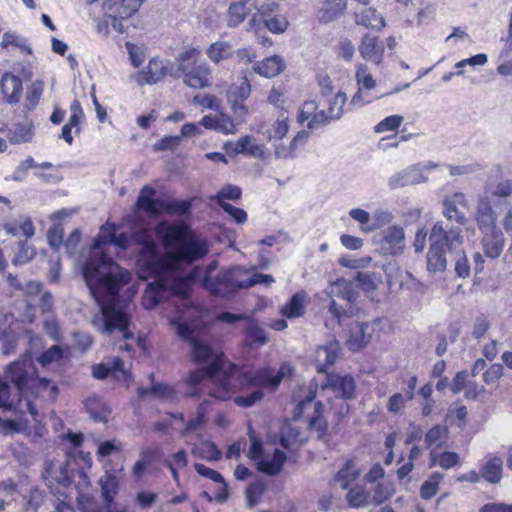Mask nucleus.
<instances>
[{"label": "nucleus", "instance_id": "obj_1", "mask_svg": "<svg viewBox=\"0 0 512 512\" xmlns=\"http://www.w3.org/2000/svg\"><path fill=\"white\" fill-rule=\"evenodd\" d=\"M155 231L165 244H175V249L170 255L163 256L149 235H136L137 241L142 243L137 262L139 276L154 278L148 285L153 290V306L170 294L185 297L187 283L180 264H193L209 253L207 240L194 232L184 233L167 221L159 222Z\"/></svg>", "mask_w": 512, "mask_h": 512}, {"label": "nucleus", "instance_id": "obj_2", "mask_svg": "<svg viewBox=\"0 0 512 512\" xmlns=\"http://www.w3.org/2000/svg\"><path fill=\"white\" fill-rule=\"evenodd\" d=\"M82 277L99 311L92 316V326L101 334L111 335L115 331L124 339H133L131 325V300L136 290L128 288L125 295L120 292L131 280V273L121 268L105 253L93 254L81 267Z\"/></svg>", "mask_w": 512, "mask_h": 512}, {"label": "nucleus", "instance_id": "obj_3", "mask_svg": "<svg viewBox=\"0 0 512 512\" xmlns=\"http://www.w3.org/2000/svg\"><path fill=\"white\" fill-rule=\"evenodd\" d=\"M292 373V367L284 363L276 371L271 367H264L256 371L242 372L236 365L215 363L205 370H192L185 383L191 388L189 395L200 397L202 393L218 400H227L238 390L254 387L246 395H239L234 402L240 407H251L260 401L264 394L262 388L276 390L285 376Z\"/></svg>", "mask_w": 512, "mask_h": 512}, {"label": "nucleus", "instance_id": "obj_4", "mask_svg": "<svg viewBox=\"0 0 512 512\" xmlns=\"http://www.w3.org/2000/svg\"><path fill=\"white\" fill-rule=\"evenodd\" d=\"M246 269L241 266H232L219 270L213 279H206L202 287L211 295L217 297H230L238 290L245 289Z\"/></svg>", "mask_w": 512, "mask_h": 512}, {"label": "nucleus", "instance_id": "obj_5", "mask_svg": "<svg viewBox=\"0 0 512 512\" xmlns=\"http://www.w3.org/2000/svg\"><path fill=\"white\" fill-rule=\"evenodd\" d=\"M37 373L30 353L22 354L18 359L9 363L4 370L5 382L12 383L20 396L27 391V386Z\"/></svg>", "mask_w": 512, "mask_h": 512}, {"label": "nucleus", "instance_id": "obj_6", "mask_svg": "<svg viewBox=\"0 0 512 512\" xmlns=\"http://www.w3.org/2000/svg\"><path fill=\"white\" fill-rule=\"evenodd\" d=\"M439 164L433 161L419 162L394 173L388 180L391 189L418 185L429 181L427 172L435 170Z\"/></svg>", "mask_w": 512, "mask_h": 512}, {"label": "nucleus", "instance_id": "obj_7", "mask_svg": "<svg viewBox=\"0 0 512 512\" xmlns=\"http://www.w3.org/2000/svg\"><path fill=\"white\" fill-rule=\"evenodd\" d=\"M463 243L462 227L453 223L436 221L429 234V244L452 251L458 249Z\"/></svg>", "mask_w": 512, "mask_h": 512}, {"label": "nucleus", "instance_id": "obj_8", "mask_svg": "<svg viewBox=\"0 0 512 512\" xmlns=\"http://www.w3.org/2000/svg\"><path fill=\"white\" fill-rule=\"evenodd\" d=\"M251 446L249 449V457L256 462L258 471L275 476L282 470L284 463L287 460L286 454L276 448L273 452L272 458L266 459L263 456L262 442L250 433Z\"/></svg>", "mask_w": 512, "mask_h": 512}, {"label": "nucleus", "instance_id": "obj_9", "mask_svg": "<svg viewBox=\"0 0 512 512\" xmlns=\"http://www.w3.org/2000/svg\"><path fill=\"white\" fill-rule=\"evenodd\" d=\"M378 248L384 256H398L404 252L406 237L404 229L399 225H392L383 230L378 240Z\"/></svg>", "mask_w": 512, "mask_h": 512}, {"label": "nucleus", "instance_id": "obj_10", "mask_svg": "<svg viewBox=\"0 0 512 512\" xmlns=\"http://www.w3.org/2000/svg\"><path fill=\"white\" fill-rule=\"evenodd\" d=\"M178 72L181 73L183 83L193 89H203L210 87L211 82V68L207 63H192L190 66H178Z\"/></svg>", "mask_w": 512, "mask_h": 512}, {"label": "nucleus", "instance_id": "obj_11", "mask_svg": "<svg viewBox=\"0 0 512 512\" xmlns=\"http://www.w3.org/2000/svg\"><path fill=\"white\" fill-rule=\"evenodd\" d=\"M467 206L466 196L462 192H456L451 196H446L441 203V214L444 217L443 222L453 223L460 227L468 223L466 214L460 210V207Z\"/></svg>", "mask_w": 512, "mask_h": 512}, {"label": "nucleus", "instance_id": "obj_12", "mask_svg": "<svg viewBox=\"0 0 512 512\" xmlns=\"http://www.w3.org/2000/svg\"><path fill=\"white\" fill-rule=\"evenodd\" d=\"M43 477L48 482V485L57 483L64 488H67L72 483L73 471L70 469V462L51 461L48 463L43 471Z\"/></svg>", "mask_w": 512, "mask_h": 512}, {"label": "nucleus", "instance_id": "obj_13", "mask_svg": "<svg viewBox=\"0 0 512 512\" xmlns=\"http://www.w3.org/2000/svg\"><path fill=\"white\" fill-rule=\"evenodd\" d=\"M326 387L330 388L337 398L348 400L354 397L356 384L351 375L329 374Z\"/></svg>", "mask_w": 512, "mask_h": 512}, {"label": "nucleus", "instance_id": "obj_14", "mask_svg": "<svg viewBox=\"0 0 512 512\" xmlns=\"http://www.w3.org/2000/svg\"><path fill=\"white\" fill-rule=\"evenodd\" d=\"M190 346H191L192 360L195 363L209 362L204 367L197 368L196 370L203 371L215 363H219V364L221 363V365H223V366L225 365V368H227L228 365H232L231 363L224 361L222 359V357L214 355L211 347L199 339H192Z\"/></svg>", "mask_w": 512, "mask_h": 512}, {"label": "nucleus", "instance_id": "obj_15", "mask_svg": "<svg viewBox=\"0 0 512 512\" xmlns=\"http://www.w3.org/2000/svg\"><path fill=\"white\" fill-rule=\"evenodd\" d=\"M49 384L50 379L46 377H39L36 373L35 376H33V378L31 379L30 383L28 384L27 391H25L24 395L22 396L25 398V409L31 414V416L34 419L36 418L38 412L30 397H46Z\"/></svg>", "mask_w": 512, "mask_h": 512}, {"label": "nucleus", "instance_id": "obj_16", "mask_svg": "<svg viewBox=\"0 0 512 512\" xmlns=\"http://www.w3.org/2000/svg\"><path fill=\"white\" fill-rule=\"evenodd\" d=\"M142 0H106L103 9L106 18H129L138 11Z\"/></svg>", "mask_w": 512, "mask_h": 512}, {"label": "nucleus", "instance_id": "obj_17", "mask_svg": "<svg viewBox=\"0 0 512 512\" xmlns=\"http://www.w3.org/2000/svg\"><path fill=\"white\" fill-rule=\"evenodd\" d=\"M481 245L484 255L490 259H497L503 252L505 236L501 229L481 233Z\"/></svg>", "mask_w": 512, "mask_h": 512}, {"label": "nucleus", "instance_id": "obj_18", "mask_svg": "<svg viewBox=\"0 0 512 512\" xmlns=\"http://www.w3.org/2000/svg\"><path fill=\"white\" fill-rule=\"evenodd\" d=\"M330 295L345 300L347 302L346 306H349L350 313H353L352 304L359 297L358 285H356L354 279H337L332 284Z\"/></svg>", "mask_w": 512, "mask_h": 512}, {"label": "nucleus", "instance_id": "obj_19", "mask_svg": "<svg viewBox=\"0 0 512 512\" xmlns=\"http://www.w3.org/2000/svg\"><path fill=\"white\" fill-rule=\"evenodd\" d=\"M358 49L362 58L367 61L380 64L383 60L384 46L376 36L365 34Z\"/></svg>", "mask_w": 512, "mask_h": 512}, {"label": "nucleus", "instance_id": "obj_20", "mask_svg": "<svg viewBox=\"0 0 512 512\" xmlns=\"http://www.w3.org/2000/svg\"><path fill=\"white\" fill-rule=\"evenodd\" d=\"M0 89L9 104L18 103L23 91L22 80L18 76L6 72L0 79Z\"/></svg>", "mask_w": 512, "mask_h": 512}, {"label": "nucleus", "instance_id": "obj_21", "mask_svg": "<svg viewBox=\"0 0 512 512\" xmlns=\"http://www.w3.org/2000/svg\"><path fill=\"white\" fill-rule=\"evenodd\" d=\"M498 215L493 212L486 201L477 202L475 221L481 233L500 229L497 227Z\"/></svg>", "mask_w": 512, "mask_h": 512}, {"label": "nucleus", "instance_id": "obj_22", "mask_svg": "<svg viewBox=\"0 0 512 512\" xmlns=\"http://www.w3.org/2000/svg\"><path fill=\"white\" fill-rule=\"evenodd\" d=\"M361 471L356 467L353 459H348L343 467L335 474L330 485L339 487L342 490L350 489V486L360 476Z\"/></svg>", "mask_w": 512, "mask_h": 512}, {"label": "nucleus", "instance_id": "obj_23", "mask_svg": "<svg viewBox=\"0 0 512 512\" xmlns=\"http://www.w3.org/2000/svg\"><path fill=\"white\" fill-rule=\"evenodd\" d=\"M156 190L148 185L144 186L136 201V209L143 210L150 215L159 216L162 213L161 203L154 198Z\"/></svg>", "mask_w": 512, "mask_h": 512}, {"label": "nucleus", "instance_id": "obj_24", "mask_svg": "<svg viewBox=\"0 0 512 512\" xmlns=\"http://www.w3.org/2000/svg\"><path fill=\"white\" fill-rule=\"evenodd\" d=\"M347 6V0H324L317 12L321 23H330L338 19Z\"/></svg>", "mask_w": 512, "mask_h": 512}, {"label": "nucleus", "instance_id": "obj_25", "mask_svg": "<svg viewBox=\"0 0 512 512\" xmlns=\"http://www.w3.org/2000/svg\"><path fill=\"white\" fill-rule=\"evenodd\" d=\"M373 329L366 322H355L351 327L350 337L348 340L350 350H359L367 344L372 336Z\"/></svg>", "mask_w": 512, "mask_h": 512}, {"label": "nucleus", "instance_id": "obj_26", "mask_svg": "<svg viewBox=\"0 0 512 512\" xmlns=\"http://www.w3.org/2000/svg\"><path fill=\"white\" fill-rule=\"evenodd\" d=\"M286 67L285 61L278 55L265 58L261 62H256L253 70L266 78H272L280 74Z\"/></svg>", "mask_w": 512, "mask_h": 512}, {"label": "nucleus", "instance_id": "obj_27", "mask_svg": "<svg viewBox=\"0 0 512 512\" xmlns=\"http://www.w3.org/2000/svg\"><path fill=\"white\" fill-rule=\"evenodd\" d=\"M227 149H231L236 154H248L253 157H262L264 154V145L253 142V138L249 135L243 136L235 143H227Z\"/></svg>", "mask_w": 512, "mask_h": 512}, {"label": "nucleus", "instance_id": "obj_28", "mask_svg": "<svg viewBox=\"0 0 512 512\" xmlns=\"http://www.w3.org/2000/svg\"><path fill=\"white\" fill-rule=\"evenodd\" d=\"M355 22L357 25L378 30L385 26L383 17L371 7H362L356 11Z\"/></svg>", "mask_w": 512, "mask_h": 512}, {"label": "nucleus", "instance_id": "obj_29", "mask_svg": "<svg viewBox=\"0 0 512 512\" xmlns=\"http://www.w3.org/2000/svg\"><path fill=\"white\" fill-rule=\"evenodd\" d=\"M165 76V67L162 61L152 59L147 67L138 75L137 82L143 84H155Z\"/></svg>", "mask_w": 512, "mask_h": 512}, {"label": "nucleus", "instance_id": "obj_30", "mask_svg": "<svg viewBox=\"0 0 512 512\" xmlns=\"http://www.w3.org/2000/svg\"><path fill=\"white\" fill-rule=\"evenodd\" d=\"M446 252L429 244L427 253L426 266L430 274L443 273L447 268Z\"/></svg>", "mask_w": 512, "mask_h": 512}, {"label": "nucleus", "instance_id": "obj_31", "mask_svg": "<svg viewBox=\"0 0 512 512\" xmlns=\"http://www.w3.org/2000/svg\"><path fill=\"white\" fill-rule=\"evenodd\" d=\"M323 404L321 402L314 403V412L309 419L308 427L310 430L317 432V439L322 441L328 440L327 421L323 417Z\"/></svg>", "mask_w": 512, "mask_h": 512}, {"label": "nucleus", "instance_id": "obj_32", "mask_svg": "<svg viewBox=\"0 0 512 512\" xmlns=\"http://www.w3.org/2000/svg\"><path fill=\"white\" fill-rule=\"evenodd\" d=\"M338 350L339 345L337 342H330L317 350L316 361L318 372H325L326 366H331L335 363Z\"/></svg>", "mask_w": 512, "mask_h": 512}, {"label": "nucleus", "instance_id": "obj_33", "mask_svg": "<svg viewBox=\"0 0 512 512\" xmlns=\"http://www.w3.org/2000/svg\"><path fill=\"white\" fill-rule=\"evenodd\" d=\"M33 123L26 121L25 123H17L14 125L13 129H10L8 132V139L11 144H22L28 143L32 141L34 132H33Z\"/></svg>", "mask_w": 512, "mask_h": 512}, {"label": "nucleus", "instance_id": "obj_34", "mask_svg": "<svg viewBox=\"0 0 512 512\" xmlns=\"http://www.w3.org/2000/svg\"><path fill=\"white\" fill-rule=\"evenodd\" d=\"M149 378L151 379L152 382L150 387L138 388V394L141 398H144L146 396H153L155 398L168 399L173 396L174 391L169 385L154 382L153 374H150Z\"/></svg>", "mask_w": 512, "mask_h": 512}, {"label": "nucleus", "instance_id": "obj_35", "mask_svg": "<svg viewBox=\"0 0 512 512\" xmlns=\"http://www.w3.org/2000/svg\"><path fill=\"white\" fill-rule=\"evenodd\" d=\"M503 461L500 457L490 458L480 469V475L492 484L499 483L502 478Z\"/></svg>", "mask_w": 512, "mask_h": 512}, {"label": "nucleus", "instance_id": "obj_36", "mask_svg": "<svg viewBox=\"0 0 512 512\" xmlns=\"http://www.w3.org/2000/svg\"><path fill=\"white\" fill-rule=\"evenodd\" d=\"M354 281L358 289L369 293L375 291L382 284V276L377 272H357Z\"/></svg>", "mask_w": 512, "mask_h": 512}, {"label": "nucleus", "instance_id": "obj_37", "mask_svg": "<svg viewBox=\"0 0 512 512\" xmlns=\"http://www.w3.org/2000/svg\"><path fill=\"white\" fill-rule=\"evenodd\" d=\"M305 292L295 293L290 300L282 307L281 313L286 318H296L304 314Z\"/></svg>", "mask_w": 512, "mask_h": 512}, {"label": "nucleus", "instance_id": "obj_38", "mask_svg": "<svg viewBox=\"0 0 512 512\" xmlns=\"http://www.w3.org/2000/svg\"><path fill=\"white\" fill-rule=\"evenodd\" d=\"M300 429L294 426L291 422L285 421L280 428L279 434L274 438H278L279 444L284 449H290L298 440Z\"/></svg>", "mask_w": 512, "mask_h": 512}, {"label": "nucleus", "instance_id": "obj_39", "mask_svg": "<svg viewBox=\"0 0 512 512\" xmlns=\"http://www.w3.org/2000/svg\"><path fill=\"white\" fill-rule=\"evenodd\" d=\"M102 497L108 507L112 504L114 496L118 493L119 482L116 476L106 472L99 480Z\"/></svg>", "mask_w": 512, "mask_h": 512}, {"label": "nucleus", "instance_id": "obj_40", "mask_svg": "<svg viewBox=\"0 0 512 512\" xmlns=\"http://www.w3.org/2000/svg\"><path fill=\"white\" fill-rule=\"evenodd\" d=\"M244 332L249 340V345L262 346L268 342L265 329L253 319H247Z\"/></svg>", "mask_w": 512, "mask_h": 512}, {"label": "nucleus", "instance_id": "obj_41", "mask_svg": "<svg viewBox=\"0 0 512 512\" xmlns=\"http://www.w3.org/2000/svg\"><path fill=\"white\" fill-rule=\"evenodd\" d=\"M206 54L213 63L217 64L232 57L233 50L228 42L217 41L209 46Z\"/></svg>", "mask_w": 512, "mask_h": 512}, {"label": "nucleus", "instance_id": "obj_42", "mask_svg": "<svg viewBox=\"0 0 512 512\" xmlns=\"http://www.w3.org/2000/svg\"><path fill=\"white\" fill-rule=\"evenodd\" d=\"M192 452L195 456L207 461H218L222 457L216 444L209 441H202L193 448Z\"/></svg>", "mask_w": 512, "mask_h": 512}, {"label": "nucleus", "instance_id": "obj_43", "mask_svg": "<svg viewBox=\"0 0 512 512\" xmlns=\"http://www.w3.org/2000/svg\"><path fill=\"white\" fill-rule=\"evenodd\" d=\"M346 501L350 507L360 508L370 504V492L362 486H355L349 489Z\"/></svg>", "mask_w": 512, "mask_h": 512}, {"label": "nucleus", "instance_id": "obj_44", "mask_svg": "<svg viewBox=\"0 0 512 512\" xmlns=\"http://www.w3.org/2000/svg\"><path fill=\"white\" fill-rule=\"evenodd\" d=\"M131 240V237L126 234L116 235L115 233H112L107 238H102L100 236L95 238L93 242V248L101 249L104 245L109 243L114 244L121 249H126L129 247Z\"/></svg>", "mask_w": 512, "mask_h": 512}, {"label": "nucleus", "instance_id": "obj_45", "mask_svg": "<svg viewBox=\"0 0 512 512\" xmlns=\"http://www.w3.org/2000/svg\"><path fill=\"white\" fill-rule=\"evenodd\" d=\"M248 13L244 2L232 3L228 9V25L236 27L242 23Z\"/></svg>", "mask_w": 512, "mask_h": 512}, {"label": "nucleus", "instance_id": "obj_46", "mask_svg": "<svg viewBox=\"0 0 512 512\" xmlns=\"http://www.w3.org/2000/svg\"><path fill=\"white\" fill-rule=\"evenodd\" d=\"M479 201H486L491 210L498 216L506 209L508 200L494 195L490 190L486 189L482 195L479 196Z\"/></svg>", "mask_w": 512, "mask_h": 512}, {"label": "nucleus", "instance_id": "obj_47", "mask_svg": "<svg viewBox=\"0 0 512 512\" xmlns=\"http://www.w3.org/2000/svg\"><path fill=\"white\" fill-rule=\"evenodd\" d=\"M393 220V215L387 210H376L371 216V223L367 227H362V231L371 232L377 230L385 225H388Z\"/></svg>", "mask_w": 512, "mask_h": 512}, {"label": "nucleus", "instance_id": "obj_48", "mask_svg": "<svg viewBox=\"0 0 512 512\" xmlns=\"http://www.w3.org/2000/svg\"><path fill=\"white\" fill-rule=\"evenodd\" d=\"M265 27L271 31L272 33L279 34L283 33L288 25L289 22L284 14H275L274 16H270L267 18L262 19Z\"/></svg>", "mask_w": 512, "mask_h": 512}, {"label": "nucleus", "instance_id": "obj_49", "mask_svg": "<svg viewBox=\"0 0 512 512\" xmlns=\"http://www.w3.org/2000/svg\"><path fill=\"white\" fill-rule=\"evenodd\" d=\"M467 414V408L464 405L450 408L446 414V421L450 425H456L458 428L463 429L466 425Z\"/></svg>", "mask_w": 512, "mask_h": 512}, {"label": "nucleus", "instance_id": "obj_50", "mask_svg": "<svg viewBox=\"0 0 512 512\" xmlns=\"http://www.w3.org/2000/svg\"><path fill=\"white\" fill-rule=\"evenodd\" d=\"M43 89H44V82L41 81V80H36L34 81L31 86L28 88L27 90V93H26V108L28 110H32L34 109L40 98H41V95L43 93Z\"/></svg>", "mask_w": 512, "mask_h": 512}, {"label": "nucleus", "instance_id": "obj_51", "mask_svg": "<svg viewBox=\"0 0 512 512\" xmlns=\"http://www.w3.org/2000/svg\"><path fill=\"white\" fill-rule=\"evenodd\" d=\"M328 312L331 314L332 319L326 321V326L334 327V324H340V319L342 316H351L353 313H350L349 306L342 307L337 304L334 299H331Z\"/></svg>", "mask_w": 512, "mask_h": 512}, {"label": "nucleus", "instance_id": "obj_52", "mask_svg": "<svg viewBox=\"0 0 512 512\" xmlns=\"http://www.w3.org/2000/svg\"><path fill=\"white\" fill-rule=\"evenodd\" d=\"M347 97L345 93L338 92L330 101L328 112L330 119L339 120L343 115V106L346 103Z\"/></svg>", "mask_w": 512, "mask_h": 512}, {"label": "nucleus", "instance_id": "obj_53", "mask_svg": "<svg viewBox=\"0 0 512 512\" xmlns=\"http://www.w3.org/2000/svg\"><path fill=\"white\" fill-rule=\"evenodd\" d=\"M98 404V400L96 398H88L86 401V408L89 412L91 418L96 422H106L108 415L111 411L106 407L102 406L100 410L96 409V405Z\"/></svg>", "mask_w": 512, "mask_h": 512}, {"label": "nucleus", "instance_id": "obj_54", "mask_svg": "<svg viewBox=\"0 0 512 512\" xmlns=\"http://www.w3.org/2000/svg\"><path fill=\"white\" fill-rule=\"evenodd\" d=\"M63 357V349L59 345H52L37 358L42 367H46L52 362L59 361Z\"/></svg>", "mask_w": 512, "mask_h": 512}, {"label": "nucleus", "instance_id": "obj_55", "mask_svg": "<svg viewBox=\"0 0 512 512\" xmlns=\"http://www.w3.org/2000/svg\"><path fill=\"white\" fill-rule=\"evenodd\" d=\"M64 229L61 224L53 225L47 232V241L54 251H59L63 246Z\"/></svg>", "mask_w": 512, "mask_h": 512}, {"label": "nucleus", "instance_id": "obj_56", "mask_svg": "<svg viewBox=\"0 0 512 512\" xmlns=\"http://www.w3.org/2000/svg\"><path fill=\"white\" fill-rule=\"evenodd\" d=\"M241 197V189L238 186L228 184L224 186L214 197L213 200L220 206V203H225L224 200H237Z\"/></svg>", "mask_w": 512, "mask_h": 512}, {"label": "nucleus", "instance_id": "obj_57", "mask_svg": "<svg viewBox=\"0 0 512 512\" xmlns=\"http://www.w3.org/2000/svg\"><path fill=\"white\" fill-rule=\"evenodd\" d=\"M281 1L282 0H266L257 9V15H259L260 19L262 20L264 18L274 16L275 14H281Z\"/></svg>", "mask_w": 512, "mask_h": 512}, {"label": "nucleus", "instance_id": "obj_58", "mask_svg": "<svg viewBox=\"0 0 512 512\" xmlns=\"http://www.w3.org/2000/svg\"><path fill=\"white\" fill-rule=\"evenodd\" d=\"M9 45H14V46L26 51L28 54L32 53V49L27 44L26 38L6 32L3 34L2 47L6 48Z\"/></svg>", "mask_w": 512, "mask_h": 512}, {"label": "nucleus", "instance_id": "obj_59", "mask_svg": "<svg viewBox=\"0 0 512 512\" xmlns=\"http://www.w3.org/2000/svg\"><path fill=\"white\" fill-rule=\"evenodd\" d=\"M403 122V117L400 115H391L380 121L374 128L376 133H383L386 131L396 130Z\"/></svg>", "mask_w": 512, "mask_h": 512}, {"label": "nucleus", "instance_id": "obj_60", "mask_svg": "<svg viewBox=\"0 0 512 512\" xmlns=\"http://www.w3.org/2000/svg\"><path fill=\"white\" fill-rule=\"evenodd\" d=\"M37 164L35 163L33 157L28 156L25 160L21 161L19 165L15 168L11 178L13 181L21 182L25 180L27 176V171L30 168H36Z\"/></svg>", "mask_w": 512, "mask_h": 512}, {"label": "nucleus", "instance_id": "obj_61", "mask_svg": "<svg viewBox=\"0 0 512 512\" xmlns=\"http://www.w3.org/2000/svg\"><path fill=\"white\" fill-rule=\"evenodd\" d=\"M111 375L120 380H126L128 378V372L124 368V361L120 357H114L112 360L107 362Z\"/></svg>", "mask_w": 512, "mask_h": 512}, {"label": "nucleus", "instance_id": "obj_62", "mask_svg": "<svg viewBox=\"0 0 512 512\" xmlns=\"http://www.w3.org/2000/svg\"><path fill=\"white\" fill-rule=\"evenodd\" d=\"M35 255L32 247L28 246L25 242L19 243V251L13 258L12 262L15 265H21L31 260Z\"/></svg>", "mask_w": 512, "mask_h": 512}, {"label": "nucleus", "instance_id": "obj_63", "mask_svg": "<svg viewBox=\"0 0 512 512\" xmlns=\"http://www.w3.org/2000/svg\"><path fill=\"white\" fill-rule=\"evenodd\" d=\"M389 496V487L382 483H377L372 489V495L370 494V502L379 505L387 500Z\"/></svg>", "mask_w": 512, "mask_h": 512}, {"label": "nucleus", "instance_id": "obj_64", "mask_svg": "<svg viewBox=\"0 0 512 512\" xmlns=\"http://www.w3.org/2000/svg\"><path fill=\"white\" fill-rule=\"evenodd\" d=\"M356 80L358 85L367 90H370L375 86V80L367 72L366 65H360L356 72Z\"/></svg>", "mask_w": 512, "mask_h": 512}]
</instances>
